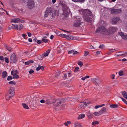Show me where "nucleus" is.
<instances>
[{"mask_svg": "<svg viewBox=\"0 0 127 127\" xmlns=\"http://www.w3.org/2000/svg\"><path fill=\"white\" fill-rule=\"evenodd\" d=\"M0 59L1 61H4V58L2 56H1L0 57Z\"/></svg>", "mask_w": 127, "mask_h": 127, "instance_id": "nucleus-63", "label": "nucleus"}, {"mask_svg": "<svg viewBox=\"0 0 127 127\" xmlns=\"http://www.w3.org/2000/svg\"><path fill=\"white\" fill-rule=\"evenodd\" d=\"M52 96H50L47 98L46 101V103L47 104L49 105L53 103H54V98H52Z\"/></svg>", "mask_w": 127, "mask_h": 127, "instance_id": "nucleus-9", "label": "nucleus"}, {"mask_svg": "<svg viewBox=\"0 0 127 127\" xmlns=\"http://www.w3.org/2000/svg\"><path fill=\"white\" fill-rule=\"evenodd\" d=\"M85 115L84 114H82L79 115L78 117V119H82L85 117Z\"/></svg>", "mask_w": 127, "mask_h": 127, "instance_id": "nucleus-21", "label": "nucleus"}, {"mask_svg": "<svg viewBox=\"0 0 127 127\" xmlns=\"http://www.w3.org/2000/svg\"><path fill=\"white\" fill-rule=\"evenodd\" d=\"M123 52V53H122V54H120L117 55H116V56L117 57H119V56H120L122 55H124L126 53V52H123L122 51H121L119 52Z\"/></svg>", "mask_w": 127, "mask_h": 127, "instance_id": "nucleus-30", "label": "nucleus"}, {"mask_svg": "<svg viewBox=\"0 0 127 127\" xmlns=\"http://www.w3.org/2000/svg\"><path fill=\"white\" fill-rule=\"evenodd\" d=\"M106 30L105 28L104 27L102 26L98 28L95 32L96 33H100L106 34Z\"/></svg>", "mask_w": 127, "mask_h": 127, "instance_id": "nucleus-5", "label": "nucleus"}, {"mask_svg": "<svg viewBox=\"0 0 127 127\" xmlns=\"http://www.w3.org/2000/svg\"><path fill=\"white\" fill-rule=\"evenodd\" d=\"M117 29L116 27H110L108 28L106 32V34L111 35L114 34L117 31Z\"/></svg>", "mask_w": 127, "mask_h": 127, "instance_id": "nucleus-3", "label": "nucleus"}, {"mask_svg": "<svg viewBox=\"0 0 127 127\" xmlns=\"http://www.w3.org/2000/svg\"><path fill=\"white\" fill-rule=\"evenodd\" d=\"M79 67H76L75 69L74 70V71L75 72H77L79 70Z\"/></svg>", "mask_w": 127, "mask_h": 127, "instance_id": "nucleus-59", "label": "nucleus"}, {"mask_svg": "<svg viewBox=\"0 0 127 127\" xmlns=\"http://www.w3.org/2000/svg\"><path fill=\"white\" fill-rule=\"evenodd\" d=\"M74 51V50H71L70 51H69L68 52V54H69L72 53H73Z\"/></svg>", "mask_w": 127, "mask_h": 127, "instance_id": "nucleus-58", "label": "nucleus"}, {"mask_svg": "<svg viewBox=\"0 0 127 127\" xmlns=\"http://www.w3.org/2000/svg\"><path fill=\"white\" fill-rule=\"evenodd\" d=\"M111 77L112 79H114L115 78V75L114 74H111Z\"/></svg>", "mask_w": 127, "mask_h": 127, "instance_id": "nucleus-55", "label": "nucleus"}, {"mask_svg": "<svg viewBox=\"0 0 127 127\" xmlns=\"http://www.w3.org/2000/svg\"><path fill=\"white\" fill-rule=\"evenodd\" d=\"M7 76V73L5 71H3L2 74V76L3 78H5Z\"/></svg>", "mask_w": 127, "mask_h": 127, "instance_id": "nucleus-17", "label": "nucleus"}, {"mask_svg": "<svg viewBox=\"0 0 127 127\" xmlns=\"http://www.w3.org/2000/svg\"><path fill=\"white\" fill-rule=\"evenodd\" d=\"M36 42L38 44H40L41 43V42H41V40H37Z\"/></svg>", "mask_w": 127, "mask_h": 127, "instance_id": "nucleus-64", "label": "nucleus"}, {"mask_svg": "<svg viewBox=\"0 0 127 127\" xmlns=\"http://www.w3.org/2000/svg\"><path fill=\"white\" fill-rule=\"evenodd\" d=\"M121 10L120 9H112L111 10V13L113 14H118L121 12Z\"/></svg>", "mask_w": 127, "mask_h": 127, "instance_id": "nucleus-11", "label": "nucleus"}, {"mask_svg": "<svg viewBox=\"0 0 127 127\" xmlns=\"http://www.w3.org/2000/svg\"><path fill=\"white\" fill-rule=\"evenodd\" d=\"M118 34L120 36L122 37V38H123V36L124 35H125L123 34V33L121 32H119L118 33Z\"/></svg>", "mask_w": 127, "mask_h": 127, "instance_id": "nucleus-39", "label": "nucleus"}, {"mask_svg": "<svg viewBox=\"0 0 127 127\" xmlns=\"http://www.w3.org/2000/svg\"><path fill=\"white\" fill-rule=\"evenodd\" d=\"M14 87H11L10 88V89L8 91L9 94L13 95L14 93Z\"/></svg>", "mask_w": 127, "mask_h": 127, "instance_id": "nucleus-13", "label": "nucleus"}, {"mask_svg": "<svg viewBox=\"0 0 127 127\" xmlns=\"http://www.w3.org/2000/svg\"><path fill=\"white\" fill-rule=\"evenodd\" d=\"M17 25H15L12 24L11 28L12 29H17Z\"/></svg>", "mask_w": 127, "mask_h": 127, "instance_id": "nucleus-38", "label": "nucleus"}, {"mask_svg": "<svg viewBox=\"0 0 127 127\" xmlns=\"http://www.w3.org/2000/svg\"><path fill=\"white\" fill-rule=\"evenodd\" d=\"M25 22V21L24 20L19 19V22L21 23H24Z\"/></svg>", "mask_w": 127, "mask_h": 127, "instance_id": "nucleus-56", "label": "nucleus"}, {"mask_svg": "<svg viewBox=\"0 0 127 127\" xmlns=\"http://www.w3.org/2000/svg\"><path fill=\"white\" fill-rule=\"evenodd\" d=\"M40 102L41 103H44L46 102V101L44 99L41 100Z\"/></svg>", "mask_w": 127, "mask_h": 127, "instance_id": "nucleus-62", "label": "nucleus"}, {"mask_svg": "<svg viewBox=\"0 0 127 127\" xmlns=\"http://www.w3.org/2000/svg\"><path fill=\"white\" fill-rule=\"evenodd\" d=\"M39 65L38 67H37L36 69V70L37 71H39L40 69H41L40 67V65Z\"/></svg>", "mask_w": 127, "mask_h": 127, "instance_id": "nucleus-54", "label": "nucleus"}, {"mask_svg": "<svg viewBox=\"0 0 127 127\" xmlns=\"http://www.w3.org/2000/svg\"><path fill=\"white\" fill-rule=\"evenodd\" d=\"M9 94H8V95L6 96V99L7 100H8L10 99L13 97V95H12L11 96H9Z\"/></svg>", "mask_w": 127, "mask_h": 127, "instance_id": "nucleus-25", "label": "nucleus"}, {"mask_svg": "<svg viewBox=\"0 0 127 127\" xmlns=\"http://www.w3.org/2000/svg\"><path fill=\"white\" fill-rule=\"evenodd\" d=\"M63 10V14L66 17H67L69 13V11L67 6L64 4H62Z\"/></svg>", "mask_w": 127, "mask_h": 127, "instance_id": "nucleus-4", "label": "nucleus"}, {"mask_svg": "<svg viewBox=\"0 0 127 127\" xmlns=\"http://www.w3.org/2000/svg\"><path fill=\"white\" fill-rule=\"evenodd\" d=\"M22 104L24 108L27 109H29V108L28 107V106L25 103H22Z\"/></svg>", "mask_w": 127, "mask_h": 127, "instance_id": "nucleus-28", "label": "nucleus"}, {"mask_svg": "<svg viewBox=\"0 0 127 127\" xmlns=\"http://www.w3.org/2000/svg\"><path fill=\"white\" fill-rule=\"evenodd\" d=\"M5 62L7 63H8L9 61L8 58L7 57H5L4 58Z\"/></svg>", "mask_w": 127, "mask_h": 127, "instance_id": "nucleus-48", "label": "nucleus"}, {"mask_svg": "<svg viewBox=\"0 0 127 127\" xmlns=\"http://www.w3.org/2000/svg\"><path fill=\"white\" fill-rule=\"evenodd\" d=\"M42 40L43 41L46 43H47L48 42V40L47 39L44 38H43L42 39Z\"/></svg>", "mask_w": 127, "mask_h": 127, "instance_id": "nucleus-42", "label": "nucleus"}, {"mask_svg": "<svg viewBox=\"0 0 127 127\" xmlns=\"http://www.w3.org/2000/svg\"><path fill=\"white\" fill-rule=\"evenodd\" d=\"M79 12L80 14L83 15L85 21L89 23L91 22L93 16L90 10L88 9L81 10L79 11Z\"/></svg>", "mask_w": 127, "mask_h": 127, "instance_id": "nucleus-1", "label": "nucleus"}, {"mask_svg": "<svg viewBox=\"0 0 127 127\" xmlns=\"http://www.w3.org/2000/svg\"><path fill=\"white\" fill-rule=\"evenodd\" d=\"M34 72V71L32 69H31L29 71V73L30 74H32Z\"/></svg>", "mask_w": 127, "mask_h": 127, "instance_id": "nucleus-52", "label": "nucleus"}, {"mask_svg": "<svg viewBox=\"0 0 127 127\" xmlns=\"http://www.w3.org/2000/svg\"><path fill=\"white\" fill-rule=\"evenodd\" d=\"M60 74V73L59 72H57L56 73V74L55 75V77H57L58 76H59Z\"/></svg>", "mask_w": 127, "mask_h": 127, "instance_id": "nucleus-53", "label": "nucleus"}, {"mask_svg": "<svg viewBox=\"0 0 127 127\" xmlns=\"http://www.w3.org/2000/svg\"><path fill=\"white\" fill-rule=\"evenodd\" d=\"M46 10L47 12L49 14L51 15V13L53 12L54 10L53 9L50 7L48 8Z\"/></svg>", "mask_w": 127, "mask_h": 127, "instance_id": "nucleus-16", "label": "nucleus"}, {"mask_svg": "<svg viewBox=\"0 0 127 127\" xmlns=\"http://www.w3.org/2000/svg\"><path fill=\"white\" fill-rule=\"evenodd\" d=\"M91 80L95 85H98L101 83L100 79L98 77L92 78Z\"/></svg>", "mask_w": 127, "mask_h": 127, "instance_id": "nucleus-7", "label": "nucleus"}, {"mask_svg": "<svg viewBox=\"0 0 127 127\" xmlns=\"http://www.w3.org/2000/svg\"><path fill=\"white\" fill-rule=\"evenodd\" d=\"M25 65H28L30 64V63L29 61L27 62H25Z\"/></svg>", "mask_w": 127, "mask_h": 127, "instance_id": "nucleus-61", "label": "nucleus"}, {"mask_svg": "<svg viewBox=\"0 0 127 127\" xmlns=\"http://www.w3.org/2000/svg\"><path fill=\"white\" fill-rule=\"evenodd\" d=\"M13 79H17L19 78V76L17 74L16 75H15L14 76H13Z\"/></svg>", "mask_w": 127, "mask_h": 127, "instance_id": "nucleus-41", "label": "nucleus"}, {"mask_svg": "<svg viewBox=\"0 0 127 127\" xmlns=\"http://www.w3.org/2000/svg\"><path fill=\"white\" fill-rule=\"evenodd\" d=\"M89 52L88 51H85L84 53V56L86 57L89 54Z\"/></svg>", "mask_w": 127, "mask_h": 127, "instance_id": "nucleus-50", "label": "nucleus"}, {"mask_svg": "<svg viewBox=\"0 0 127 127\" xmlns=\"http://www.w3.org/2000/svg\"><path fill=\"white\" fill-rule=\"evenodd\" d=\"M99 123V122L97 121H94L92 122V125H95L96 124H98Z\"/></svg>", "mask_w": 127, "mask_h": 127, "instance_id": "nucleus-35", "label": "nucleus"}, {"mask_svg": "<svg viewBox=\"0 0 127 127\" xmlns=\"http://www.w3.org/2000/svg\"><path fill=\"white\" fill-rule=\"evenodd\" d=\"M13 78V77L12 76H9L7 78V80L8 81H9L10 80H12Z\"/></svg>", "mask_w": 127, "mask_h": 127, "instance_id": "nucleus-47", "label": "nucleus"}, {"mask_svg": "<svg viewBox=\"0 0 127 127\" xmlns=\"http://www.w3.org/2000/svg\"><path fill=\"white\" fill-rule=\"evenodd\" d=\"M87 116L89 118H91V117L92 116V114L91 113H90V111H88L87 112Z\"/></svg>", "mask_w": 127, "mask_h": 127, "instance_id": "nucleus-31", "label": "nucleus"}, {"mask_svg": "<svg viewBox=\"0 0 127 127\" xmlns=\"http://www.w3.org/2000/svg\"><path fill=\"white\" fill-rule=\"evenodd\" d=\"M104 47V45L103 44V45H100L99 46V48H100L102 49V48H103V47Z\"/></svg>", "mask_w": 127, "mask_h": 127, "instance_id": "nucleus-60", "label": "nucleus"}, {"mask_svg": "<svg viewBox=\"0 0 127 127\" xmlns=\"http://www.w3.org/2000/svg\"><path fill=\"white\" fill-rule=\"evenodd\" d=\"M81 23H79L77 22H75L74 25V26L75 27H79L80 26Z\"/></svg>", "mask_w": 127, "mask_h": 127, "instance_id": "nucleus-27", "label": "nucleus"}, {"mask_svg": "<svg viewBox=\"0 0 127 127\" xmlns=\"http://www.w3.org/2000/svg\"><path fill=\"white\" fill-rule=\"evenodd\" d=\"M10 60L12 63H15L17 60V58L15 53H13L11 56Z\"/></svg>", "mask_w": 127, "mask_h": 127, "instance_id": "nucleus-10", "label": "nucleus"}, {"mask_svg": "<svg viewBox=\"0 0 127 127\" xmlns=\"http://www.w3.org/2000/svg\"><path fill=\"white\" fill-rule=\"evenodd\" d=\"M74 126L75 127H77V126H79V127H81L82 126V125L79 122L75 123H74Z\"/></svg>", "mask_w": 127, "mask_h": 127, "instance_id": "nucleus-22", "label": "nucleus"}, {"mask_svg": "<svg viewBox=\"0 0 127 127\" xmlns=\"http://www.w3.org/2000/svg\"><path fill=\"white\" fill-rule=\"evenodd\" d=\"M123 39H124L125 40H127V35H123Z\"/></svg>", "mask_w": 127, "mask_h": 127, "instance_id": "nucleus-51", "label": "nucleus"}, {"mask_svg": "<svg viewBox=\"0 0 127 127\" xmlns=\"http://www.w3.org/2000/svg\"><path fill=\"white\" fill-rule=\"evenodd\" d=\"M122 95L124 98H126L127 96V93L125 91H124L122 93Z\"/></svg>", "mask_w": 127, "mask_h": 127, "instance_id": "nucleus-23", "label": "nucleus"}, {"mask_svg": "<svg viewBox=\"0 0 127 127\" xmlns=\"http://www.w3.org/2000/svg\"><path fill=\"white\" fill-rule=\"evenodd\" d=\"M6 49L8 50L10 52H11L12 51V49L10 47H6Z\"/></svg>", "mask_w": 127, "mask_h": 127, "instance_id": "nucleus-33", "label": "nucleus"}, {"mask_svg": "<svg viewBox=\"0 0 127 127\" xmlns=\"http://www.w3.org/2000/svg\"><path fill=\"white\" fill-rule=\"evenodd\" d=\"M50 50V49H48L47 51H46L44 53V57H46L48 55Z\"/></svg>", "mask_w": 127, "mask_h": 127, "instance_id": "nucleus-19", "label": "nucleus"}, {"mask_svg": "<svg viewBox=\"0 0 127 127\" xmlns=\"http://www.w3.org/2000/svg\"><path fill=\"white\" fill-rule=\"evenodd\" d=\"M119 75L120 76L123 75V71L122 70H120L119 72Z\"/></svg>", "mask_w": 127, "mask_h": 127, "instance_id": "nucleus-46", "label": "nucleus"}, {"mask_svg": "<svg viewBox=\"0 0 127 127\" xmlns=\"http://www.w3.org/2000/svg\"><path fill=\"white\" fill-rule=\"evenodd\" d=\"M44 57V56L43 55H41L38 58L39 59L41 60L43 59V58Z\"/></svg>", "mask_w": 127, "mask_h": 127, "instance_id": "nucleus-45", "label": "nucleus"}, {"mask_svg": "<svg viewBox=\"0 0 127 127\" xmlns=\"http://www.w3.org/2000/svg\"><path fill=\"white\" fill-rule=\"evenodd\" d=\"M28 36L29 37H31L32 35V34L31 33L29 32H27Z\"/></svg>", "mask_w": 127, "mask_h": 127, "instance_id": "nucleus-57", "label": "nucleus"}, {"mask_svg": "<svg viewBox=\"0 0 127 127\" xmlns=\"http://www.w3.org/2000/svg\"><path fill=\"white\" fill-rule=\"evenodd\" d=\"M19 18H16L15 19L12 20L11 22H14V23H18L19 22Z\"/></svg>", "mask_w": 127, "mask_h": 127, "instance_id": "nucleus-18", "label": "nucleus"}, {"mask_svg": "<svg viewBox=\"0 0 127 127\" xmlns=\"http://www.w3.org/2000/svg\"><path fill=\"white\" fill-rule=\"evenodd\" d=\"M60 36L63 38H65L67 39L68 35L66 34H61Z\"/></svg>", "mask_w": 127, "mask_h": 127, "instance_id": "nucleus-34", "label": "nucleus"}, {"mask_svg": "<svg viewBox=\"0 0 127 127\" xmlns=\"http://www.w3.org/2000/svg\"><path fill=\"white\" fill-rule=\"evenodd\" d=\"M106 110V108L105 107H103L98 112H95L93 114L96 116H99L105 112Z\"/></svg>", "mask_w": 127, "mask_h": 127, "instance_id": "nucleus-6", "label": "nucleus"}, {"mask_svg": "<svg viewBox=\"0 0 127 127\" xmlns=\"http://www.w3.org/2000/svg\"><path fill=\"white\" fill-rule=\"evenodd\" d=\"M9 83L10 84L15 85L16 84V83L15 82H14L13 81H11L9 82Z\"/></svg>", "mask_w": 127, "mask_h": 127, "instance_id": "nucleus-49", "label": "nucleus"}, {"mask_svg": "<svg viewBox=\"0 0 127 127\" xmlns=\"http://www.w3.org/2000/svg\"><path fill=\"white\" fill-rule=\"evenodd\" d=\"M120 20L118 17H114L112 19V23L113 24H116Z\"/></svg>", "mask_w": 127, "mask_h": 127, "instance_id": "nucleus-12", "label": "nucleus"}, {"mask_svg": "<svg viewBox=\"0 0 127 127\" xmlns=\"http://www.w3.org/2000/svg\"><path fill=\"white\" fill-rule=\"evenodd\" d=\"M30 0H22V1L23 2L27 4Z\"/></svg>", "mask_w": 127, "mask_h": 127, "instance_id": "nucleus-40", "label": "nucleus"}, {"mask_svg": "<svg viewBox=\"0 0 127 127\" xmlns=\"http://www.w3.org/2000/svg\"><path fill=\"white\" fill-rule=\"evenodd\" d=\"M118 106V105L116 104H112L110 106V107L112 108H116Z\"/></svg>", "mask_w": 127, "mask_h": 127, "instance_id": "nucleus-26", "label": "nucleus"}, {"mask_svg": "<svg viewBox=\"0 0 127 127\" xmlns=\"http://www.w3.org/2000/svg\"><path fill=\"white\" fill-rule=\"evenodd\" d=\"M83 104L84 105L85 108L88 105L90 104L89 102L87 101H83Z\"/></svg>", "mask_w": 127, "mask_h": 127, "instance_id": "nucleus-20", "label": "nucleus"}, {"mask_svg": "<svg viewBox=\"0 0 127 127\" xmlns=\"http://www.w3.org/2000/svg\"><path fill=\"white\" fill-rule=\"evenodd\" d=\"M120 98L122 99V100L125 103V104L127 105V102L126 100L123 98L120 97Z\"/></svg>", "mask_w": 127, "mask_h": 127, "instance_id": "nucleus-43", "label": "nucleus"}, {"mask_svg": "<svg viewBox=\"0 0 127 127\" xmlns=\"http://www.w3.org/2000/svg\"><path fill=\"white\" fill-rule=\"evenodd\" d=\"M17 73L18 71L17 70H16L15 71H12L11 72V74L12 75H13V76L17 74Z\"/></svg>", "mask_w": 127, "mask_h": 127, "instance_id": "nucleus-24", "label": "nucleus"}, {"mask_svg": "<svg viewBox=\"0 0 127 127\" xmlns=\"http://www.w3.org/2000/svg\"><path fill=\"white\" fill-rule=\"evenodd\" d=\"M74 19L76 22L81 23V18L80 16H77Z\"/></svg>", "mask_w": 127, "mask_h": 127, "instance_id": "nucleus-15", "label": "nucleus"}, {"mask_svg": "<svg viewBox=\"0 0 127 127\" xmlns=\"http://www.w3.org/2000/svg\"><path fill=\"white\" fill-rule=\"evenodd\" d=\"M71 122L70 121H68L67 122L64 123V125L66 126H68L69 124H71Z\"/></svg>", "mask_w": 127, "mask_h": 127, "instance_id": "nucleus-32", "label": "nucleus"}, {"mask_svg": "<svg viewBox=\"0 0 127 127\" xmlns=\"http://www.w3.org/2000/svg\"><path fill=\"white\" fill-rule=\"evenodd\" d=\"M16 27L17 29L18 30H20L23 28V26L22 24H19L18 25H17Z\"/></svg>", "mask_w": 127, "mask_h": 127, "instance_id": "nucleus-14", "label": "nucleus"}, {"mask_svg": "<svg viewBox=\"0 0 127 127\" xmlns=\"http://www.w3.org/2000/svg\"><path fill=\"white\" fill-rule=\"evenodd\" d=\"M56 12L54 10H53V12H52V16L53 17H54L56 15Z\"/></svg>", "mask_w": 127, "mask_h": 127, "instance_id": "nucleus-36", "label": "nucleus"}, {"mask_svg": "<svg viewBox=\"0 0 127 127\" xmlns=\"http://www.w3.org/2000/svg\"><path fill=\"white\" fill-rule=\"evenodd\" d=\"M49 15H50L48 13V12H47L46 11H46L45 12V13L44 14V16L45 17H47Z\"/></svg>", "mask_w": 127, "mask_h": 127, "instance_id": "nucleus-44", "label": "nucleus"}, {"mask_svg": "<svg viewBox=\"0 0 127 127\" xmlns=\"http://www.w3.org/2000/svg\"><path fill=\"white\" fill-rule=\"evenodd\" d=\"M26 4L27 7L29 9H31L34 7V3L32 0H30Z\"/></svg>", "mask_w": 127, "mask_h": 127, "instance_id": "nucleus-8", "label": "nucleus"}, {"mask_svg": "<svg viewBox=\"0 0 127 127\" xmlns=\"http://www.w3.org/2000/svg\"><path fill=\"white\" fill-rule=\"evenodd\" d=\"M73 39V37L71 35H68V36H67V39L68 40H72Z\"/></svg>", "mask_w": 127, "mask_h": 127, "instance_id": "nucleus-29", "label": "nucleus"}, {"mask_svg": "<svg viewBox=\"0 0 127 127\" xmlns=\"http://www.w3.org/2000/svg\"><path fill=\"white\" fill-rule=\"evenodd\" d=\"M54 105L57 107H61L63 106L64 103L65 102V100L64 99H57L54 100Z\"/></svg>", "mask_w": 127, "mask_h": 127, "instance_id": "nucleus-2", "label": "nucleus"}, {"mask_svg": "<svg viewBox=\"0 0 127 127\" xmlns=\"http://www.w3.org/2000/svg\"><path fill=\"white\" fill-rule=\"evenodd\" d=\"M78 64V65L80 67L82 66L83 64V63L81 61H79Z\"/></svg>", "mask_w": 127, "mask_h": 127, "instance_id": "nucleus-37", "label": "nucleus"}]
</instances>
